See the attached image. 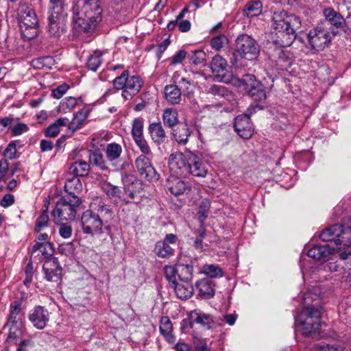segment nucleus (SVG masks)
<instances>
[{
  "instance_id": "45",
  "label": "nucleus",
  "mask_w": 351,
  "mask_h": 351,
  "mask_svg": "<svg viewBox=\"0 0 351 351\" xmlns=\"http://www.w3.org/2000/svg\"><path fill=\"white\" fill-rule=\"evenodd\" d=\"M178 298L184 300L190 298L193 292V287H171Z\"/></svg>"
},
{
  "instance_id": "23",
  "label": "nucleus",
  "mask_w": 351,
  "mask_h": 351,
  "mask_svg": "<svg viewBox=\"0 0 351 351\" xmlns=\"http://www.w3.org/2000/svg\"><path fill=\"white\" fill-rule=\"evenodd\" d=\"M320 295V287H311V289H308L303 295V308L307 306L319 307L322 312V306L319 305Z\"/></svg>"
},
{
  "instance_id": "37",
  "label": "nucleus",
  "mask_w": 351,
  "mask_h": 351,
  "mask_svg": "<svg viewBox=\"0 0 351 351\" xmlns=\"http://www.w3.org/2000/svg\"><path fill=\"white\" fill-rule=\"evenodd\" d=\"M263 4L260 0H252L247 2L243 10L247 17L258 16L262 12Z\"/></svg>"
},
{
  "instance_id": "19",
  "label": "nucleus",
  "mask_w": 351,
  "mask_h": 351,
  "mask_svg": "<svg viewBox=\"0 0 351 351\" xmlns=\"http://www.w3.org/2000/svg\"><path fill=\"white\" fill-rule=\"evenodd\" d=\"M43 271L47 281L58 282L61 278L62 269L58 265V259L52 258L43 264Z\"/></svg>"
},
{
  "instance_id": "62",
  "label": "nucleus",
  "mask_w": 351,
  "mask_h": 351,
  "mask_svg": "<svg viewBox=\"0 0 351 351\" xmlns=\"http://www.w3.org/2000/svg\"><path fill=\"white\" fill-rule=\"evenodd\" d=\"M25 278L24 280V284L26 285L32 283L34 276V267L31 261L28 262L25 267Z\"/></svg>"
},
{
  "instance_id": "63",
  "label": "nucleus",
  "mask_w": 351,
  "mask_h": 351,
  "mask_svg": "<svg viewBox=\"0 0 351 351\" xmlns=\"http://www.w3.org/2000/svg\"><path fill=\"white\" fill-rule=\"evenodd\" d=\"M215 295V291L213 287H200L199 289V295L204 300L213 298Z\"/></svg>"
},
{
  "instance_id": "40",
  "label": "nucleus",
  "mask_w": 351,
  "mask_h": 351,
  "mask_svg": "<svg viewBox=\"0 0 351 351\" xmlns=\"http://www.w3.org/2000/svg\"><path fill=\"white\" fill-rule=\"evenodd\" d=\"M103 53L99 50L93 51L87 59V67L93 71H96L103 62Z\"/></svg>"
},
{
  "instance_id": "36",
  "label": "nucleus",
  "mask_w": 351,
  "mask_h": 351,
  "mask_svg": "<svg viewBox=\"0 0 351 351\" xmlns=\"http://www.w3.org/2000/svg\"><path fill=\"white\" fill-rule=\"evenodd\" d=\"M162 121L164 124L169 127L173 128L178 123V112L176 108H169L163 111Z\"/></svg>"
},
{
  "instance_id": "51",
  "label": "nucleus",
  "mask_w": 351,
  "mask_h": 351,
  "mask_svg": "<svg viewBox=\"0 0 351 351\" xmlns=\"http://www.w3.org/2000/svg\"><path fill=\"white\" fill-rule=\"evenodd\" d=\"M300 264L304 278L308 277L315 269L314 264L305 258H301Z\"/></svg>"
},
{
  "instance_id": "26",
  "label": "nucleus",
  "mask_w": 351,
  "mask_h": 351,
  "mask_svg": "<svg viewBox=\"0 0 351 351\" xmlns=\"http://www.w3.org/2000/svg\"><path fill=\"white\" fill-rule=\"evenodd\" d=\"M122 152V147L119 143H111L108 144L105 149L107 160L115 165L119 161Z\"/></svg>"
},
{
  "instance_id": "20",
  "label": "nucleus",
  "mask_w": 351,
  "mask_h": 351,
  "mask_svg": "<svg viewBox=\"0 0 351 351\" xmlns=\"http://www.w3.org/2000/svg\"><path fill=\"white\" fill-rule=\"evenodd\" d=\"M29 319L38 329H43L49 320V313L43 306L35 307L29 315Z\"/></svg>"
},
{
  "instance_id": "50",
  "label": "nucleus",
  "mask_w": 351,
  "mask_h": 351,
  "mask_svg": "<svg viewBox=\"0 0 351 351\" xmlns=\"http://www.w3.org/2000/svg\"><path fill=\"white\" fill-rule=\"evenodd\" d=\"M101 189L103 191L110 197H119L120 198V196H121V191L120 189L112 185L108 182H104L101 184Z\"/></svg>"
},
{
  "instance_id": "12",
  "label": "nucleus",
  "mask_w": 351,
  "mask_h": 351,
  "mask_svg": "<svg viewBox=\"0 0 351 351\" xmlns=\"http://www.w3.org/2000/svg\"><path fill=\"white\" fill-rule=\"evenodd\" d=\"M293 40H281L280 46H277L273 50L271 58L276 62L278 69L287 70L293 63V54L287 49Z\"/></svg>"
},
{
  "instance_id": "8",
  "label": "nucleus",
  "mask_w": 351,
  "mask_h": 351,
  "mask_svg": "<svg viewBox=\"0 0 351 351\" xmlns=\"http://www.w3.org/2000/svg\"><path fill=\"white\" fill-rule=\"evenodd\" d=\"M18 19L24 37L30 40L37 36L38 21L32 8L25 3H21L18 8Z\"/></svg>"
},
{
  "instance_id": "10",
  "label": "nucleus",
  "mask_w": 351,
  "mask_h": 351,
  "mask_svg": "<svg viewBox=\"0 0 351 351\" xmlns=\"http://www.w3.org/2000/svg\"><path fill=\"white\" fill-rule=\"evenodd\" d=\"M193 152L189 150L184 152L172 153L169 158V168L172 175L183 176L188 174L189 163L193 159Z\"/></svg>"
},
{
  "instance_id": "34",
  "label": "nucleus",
  "mask_w": 351,
  "mask_h": 351,
  "mask_svg": "<svg viewBox=\"0 0 351 351\" xmlns=\"http://www.w3.org/2000/svg\"><path fill=\"white\" fill-rule=\"evenodd\" d=\"M64 189L69 193L67 197L77 195L82 190V184L78 177L73 176L71 178L66 179Z\"/></svg>"
},
{
  "instance_id": "28",
  "label": "nucleus",
  "mask_w": 351,
  "mask_h": 351,
  "mask_svg": "<svg viewBox=\"0 0 351 351\" xmlns=\"http://www.w3.org/2000/svg\"><path fill=\"white\" fill-rule=\"evenodd\" d=\"M192 265L182 261V256L177 264L178 278L180 282H188L192 278Z\"/></svg>"
},
{
  "instance_id": "17",
  "label": "nucleus",
  "mask_w": 351,
  "mask_h": 351,
  "mask_svg": "<svg viewBox=\"0 0 351 351\" xmlns=\"http://www.w3.org/2000/svg\"><path fill=\"white\" fill-rule=\"evenodd\" d=\"M341 250L335 248L332 243L324 245H315L307 252L308 257L317 261H326L330 259L332 255Z\"/></svg>"
},
{
  "instance_id": "55",
  "label": "nucleus",
  "mask_w": 351,
  "mask_h": 351,
  "mask_svg": "<svg viewBox=\"0 0 351 351\" xmlns=\"http://www.w3.org/2000/svg\"><path fill=\"white\" fill-rule=\"evenodd\" d=\"M136 145L138 147L141 152L143 154V155L146 156H153V154L152 150L148 145L147 141L144 138V137H141L138 138L134 139Z\"/></svg>"
},
{
  "instance_id": "57",
  "label": "nucleus",
  "mask_w": 351,
  "mask_h": 351,
  "mask_svg": "<svg viewBox=\"0 0 351 351\" xmlns=\"http://www.w3.org/2000/svg\"><path fill=\"white\" fill-rule=\"evenodd\" d=\"M3 155L9 160H14L18 158L16 141H11L5 150Z\"/></svg>"
},
{
  "instance_id": "58",
  "label": "nucleus",
  "mask_w": 351,
  "mask_h": 351,
  "mask_svg": "<svg viewBox=\"0 0 351 351\" xmlns=\"http://www.w3.org/2000/svg\"><path fill=\"white\" fill-rule=\"evenodd\" d=\"M311 351H341V346L317 343L312 347Z\"/></svg>"
},
{
  "instance_id": "38",
  "label": "nucleus",
  "mask_w": 351,
  "mask_h": 351,
  "mask_svg": "<svg viewBox=\"0 0 351 351\" xmlns=\"http://www.w3.org/2000/svg\"><path fill=\"white\" fill-rule=\"evenodd\" d=\"M89 112L90 110L86 107H84L82 109L79 110L76 114H74L73 119L70 122L69 128L70 129L76 130L80 127L84 121L86 119Z\"/></svg>"
},
{
  "instance_id": "32",
  "label": "nucleus",
  "mask_w": 351,
  "mask_h": 351,
  "mask_svg": "<svg viewBox=\"0 0 351 351\" xmlns=\"http://www.w3.org/2000/svg\"><path fill=\"white\" fill-rule=\"evenodd\" d=\"M191 134V130L187 125H180L174 129L172 132L175 141L181 145H185L188 142Z\"/></svg>"
},
{
  "instance_id": "60",
  "label": "nucleus",
  "mask_w": 351,
  "mask_h": 351,
  "mask_svg": "<svg viewBox=\"0 0 351 351\" xmlns=\"http://www.w3.org/2000/svg\"><path fill=\"white\" fill-rule=\"evenodd\" d=\"M10 315L8 318V322H19L16 320V316L21 311V304L18 301H14L10 305Z\"/></svg>"
},
{
  "instance_id": "29",
  "label": "nucleus",
  "mask_w": 351,
  "mask_h": 351,
  "mask_svg": "<svg viewBox=\"0 0 351 351\" xmlns=\"http://www.w3.org/2000/svg\"><path fill=\"white\" fill-rule=\"evenodd\" d=\"M164 93L167 101L171 104H178L182 101L181 90L176 85H167Z\"/></svg>"
},
{
  "instance_id": "27",
  "label": "nucleus",
  "mask_w": 351,
  "mask_h": 351,
  "mask_svg": "<svg viewBox=\"0 0 351 351\" xmlns=\"http://www.w3.org/2000/svg\"><path fill=\"white\" fill-rule=\"evenodd\" d=\"M178 177L172 175V176L167 179V189L175 195L183 194L186 190V183Z\"/></svg>"
},
{
  "instance_id": "35",
  "label": "nucleus",
  "mask_w": 351,
  "mask_h": 351,
  "mask_svg": "<svg viewBox=\"0 0 351 351\" xmlns=\"http://www.w3.org/2000/svg\"><path fill=\"white\" fill-rule=\"evenodd\" d=\"M38 251L40 253V259L47 258L51 256L54 252L52 243L48 241H37L32 247V252L34 253Z\"/></svg>"
},
{
  "instance_id": "56",
  "label": "nucleus",
  "mask_w": 351,
  "mask_h": 351,
  "mask_svg": "<svg viewBox=\"0 0 351 351\" xmlns=\"http://www.w3.org/2000/svg\"><path fill=\"white\" fill-rule=\"evenodd\" d=\"M228 43L227 37L223 34H220L213 37L210 40V46L213 49L220 50L226 43Z\"/></svg>"
},
{
  "instance_id": "54",
  "label": "nucleus",
  "mask_w": 351,
  "mask_h": 351,
  "mask_svg": "<svg viewBox=\"0 0 351 351\" xmlns=\"http://www.w3.org/2000/svg\"><path fill=\"white\" fill-rule=\"evenodd\" d=\"M14 124V125L13 126L10 127L12 136H20L29 130L28 125L25 123L19 122L18 121Z\"/></svg>"
},
{
  "instance_id": "22",
  "label": "nucleus",
  "mask_w": 351,
  "mask_h": 351,
  "mask_svg": "<svg viewBox=\"0 0 351 351\" xmlns=\"http://www.w3.org/2000/svg\"><path fill=\"white\" fill-rule=\"evenodd\" d=\"M188 174H191L195 177L204 178L208 173L207 165L202 160V159L193 154V159L189 163Z\"/></svg>"
},
{
  "instance_id": "9",
  "label": "nucleus",
  "mask_w": 351,
  "mask_h": 351,
  "mask_svg": "<svg viewBox=\"0 0 351 351\" xmlns=\"http://www.w3.org/2000/svg\"><path fill=\"white\" fill-rule=\"evenodd\" d=\"M332 34L324 23L318 24L308 33L309 45L316 51L328 47L332 40Z\"/></svg>"
},
{
  "instance_id": "25",
  "label": "nucleus",
  "mask_w": 351,
  "mask_h": 351,
  "mask_svg": "<svg viewBox=\"0 0 351 351\" xmlns=\"http://www.w3.org/2000/svg\"><path fill=\"white\" fill-rule=\"evenodd\" d=\"M159 330L160 334L165 340L169 343H173L176 341V337L173 334V324L167 316H162L160 318Z\"/></svg>"
},
{
  "instance_id": "13",
  "label": "nucleus",
  "mask_w": 351,
  "mask_h": 351,
  "mask_svg": "<svg viewBox=\"0 0 351 351\" xmlns=\"http://www.w3.org/2000/svg\"><path fill=\"white\" fill-rule=\"evenodd\" d=\"M239 86H243V90L254 100L262 101L266 99L265 93L261 88V83L256 80L254 75L246 74L240 80Z\"/></svg>"
},
{
  "instance_id": "31",
  "label": "nucleus",
  "mask_w": 351,
  "mask_h": 351,
  "mask_svg": "<svg viewBox=\"0 0 351 351\" xmlns=\"http://www.w3.org/2000/svg\"><path fill=\"white\" fill-rule=\"evenodd\" d=\"M149 132L152 141L156 144L160 145L166 138L165 132L161 123H152L149 125Z\"/></svg>"
},
{
  "instance_id": "42",
  "label": "nucleus",
  "mask_w": 351,
  "mask_h": 351,
  "mask_svg": "<svg viewBox=\"0 0 351 351\" xmlns=\"http://www.w3.org/2000/svg\"><path fill=\"white\" fill-rule=\"evenodd\" d=\"M80 98H75L73 97H68L63 99L59 106V112L62 113H66L71 111L75 106L82 103Z\"/></svg>"
},
{
  "instance_id": "41",
  "label": "nucleus",
  "mask_w": 351,
  "mask_h": 351,
  "mask_svg": "<svg viewBox=\"0 0 351 351\" xmlns=\"http://www.w3.org/2000/svg\"><path fill=\"white\" fill-rule=\"evenodd\" d=\"M12 324L8 335V339L17 343V339L21 338L23 333V326L21 322H8Z\"/></svg>"
},
{
  "instance_id": "6",
  "label": "nucleus",
  "mask_w": 351,
  "mask_h": 351,
  "mask_svg": "<svg viewBox=\"0 0 351 351\" xmlns=\"http://www.w3.org/2000/svg\"><path fill=\"white\" fill-rule=\"evenodd\" d=\"M143 80L138 75H130L129 71L124 70L121 75L113 80V86L117 90H122L125 99H132L141 89Z\"/></svg>"
},
{
  "instance_id": "43",
  "label": "nucleus",
  "mask_w": 351,
  "mask_h": 351,
  "mask_svg": "<svg viewBox=\"0 0 351 351\" xmlns=\"http://www.w3.org/2000/svg\"><path fill=\"white\" fill-rule=\"evenodd\" d=\"M48 28L50 34L56 36H60L61 32L63 31V28L60 26L63 19H51V17H48Z\"/></svg>"
},
{
  "instance_id": "2",
  "label": "nucleus",
  "mask_w": 351,
  "mask_h": 351,
  "mask_svg": "<svg viewBox=\"0 0 351 351\" xmlns=\"http://www.w3.org/2000/svg\"><path fill=\"white\" fill-rule=\"evenodd\" d=\"M90 209L84 211L81 217L83 232L92 234L101 230V217L111 216L112 210L106 205L101 197H96L90 204Z\"/></svg>"
},
{
  "instance_id": "1",
  "label": "nucleus",
  "mask_w": 351,
  "mask_h": 351,
  "mask_svg": "<svg viewBox=\"0 0 351 351\" xmlns=\"http://www.w3.org/2000/svg\"><path fill=\"white\" fill-rule=\"evenodd\" d=\"M99 0H78L73 8L74 27L80 32H91L102 19Z\"/></svg>"
},
{
  "instance_id": "3",
  "label": "nucleus",
  "mask_w": 351,
  "mask_h": 351,
  "mask_svg": "<svg viewBox=\"0 0 351 351\" xmlns=\"http://www.w3.org/2000/svg\"><path fill=\"white\" fill-rule=\"evenodd\" d=\"M323 241L330 242L338 250L351 245V227L335 224L324 229L319 234Z\"/></svg>"
},
{
  "instance_id": "47",
  "label": "nucleus",
  "mask_w": 351,
  "mask_h": 351,
  "mask_svg": "<svg viewBox=\"0 0 351 351\" xmlns=\"http://www.w3.org/2000/svg\"><path fill=\"white\" fill-rule=\"evenodd\" d=\"M49 218L47 214V208L43 210L41 215L36 219L34 230L36 232H40L49 225Z\"/></svg>"
},
{
  "instance_id": "44",
  "label": "nucleus",
  "mask_w": 351,
  "mask_h": 351,
  "mask_svg": "<svg viewBox=\"0 0 351 351\" xmlns=\"http://www.w3.org/2000/svg\"><path fill=\"white\" fill-rule=\"evenodd\" d=\"M143 119L141 117L136 118L132 121V135L134 139L143 136Z\"/></svg>"
},
{
  "instance_id": "39",
  "label": "nucleus",
  "mask_w": 351,
  "mask_h": 351,
  "mask_svg": "<svg viewBox=\"0 0 351 351\" xmlns=\"http://www.w3.org/2000/svg\"><path fill=\"white\" fill-rule=\"evenodd\" d=\"M154 252L160 258H168L173 254L174 250L164 241H160L155 245Z\"/></svg>"
},
{
  "instance_id": "16",
  "label": "nucleus",
  "mask_w": 351,
  "mask_h": 351,
  "mask_svg": "<svg viewBox=\"0 0 351 351\" xmlns=\"http://www.w3.org/2000/svg\"><path fill=\"white\" fill-rule=\"evenodd\" d=\"M142 183L138 180H134L124 184V191L120 199L126 203H138L141 197Z\"/></svg>"
},
{
  "instance_id": "30",
  "label": "nucleus",
  "mask_w": 351,
  "mask_h": 351,
  "mask_svg": "<svg viewBox=\"0 0 351 351\" xmlns=\"http://www.w3.org/2000/svg\"><path fill=\"white\" fill-rule=\"evenodd\" d=\"M323 14L326 21L331 25L336 27H341L345 26V19H343L339 13L334 10L331 8H325L323 11Z\"/></svg>"
},
{
  "instance_id": "64",
  "label": "nucleus",
  "mask_w": 351,
  "mask_h": 351,
  "mask_svg": "<svg viewBox=\"0 0 351 351\" xmlns=\"http://www.w3.org/2000/svg\"><path fill=\"white\" fill-rule=\"evenodd\" d=\"M344 248V251L339 252V257L341 261H346V269H351V250H346V248ZM343 250V249L342 250Z\"/></svg>"
},
{
  "instance_id": "4",
  "label": "nucleus",
  "mask_w": 351,
  "mask_h": 351,
  "mask_svg": "<svg viewBox=\"0 0 351 351\" xmlns=\"http://www.w3.org/2000/svg\"><path fill=\"white\" fill-rule=\"evenodd\" d=\"M273 27L277 30L280 36H287L289 40H293L295 37V30L300 27V21L294 14H288L284 10H278L274 12L272 16Z\"/></svg>"
},
{
  "instance_id": "14",
  "label": "nucleus",
  "mask_w": 351,
  "mask_h": 351,
  "mask_svg": "<svg viewBox=\"0 0 351 351\" xmlns=\"http://www.w3.org/2000/svg\"><path fill=\"white\" fill-rule=\"evenodd\" d=\"M152 158V156H138L135 160V167L141 177L148 181L156 182L159 180L160 175L151 163Z\"/></svg>"
},
{
  "instance_id": "48",
  "label": "nucleus",
  "mask_w": 351,
  "mask_h": 351,
  "mask_svg": "<svg viewBox=\"0 0 351 351\" xmlns=\"http://www.w3.org/2000/svg\"><path fill=\"white\" fill-rule=\"evenodd\" d=\"M164 272L169 283L171 282L172 285H178L177 266L176 267L173 266H166L164 269Z\"/></svg>"
},
{
  "instance_id": "7",
  "label": "nucleus",
  "mask_w": 351,
  "mask_h": 351,
  "mask_svg": "<svg viewBox=\"0 0 351 351\" xmlns=\"http://www.w3.org/2000/svg\"><path fill=\"white\" fill-rule=\"evenodd\" d=\"M322 313L321 308L319 307L307 306L302 309L298 317H295V322L301 326L302 334L304 336L310 337L313 333L319 332Z\"/></svg>"
},
{
  "instance_id": "59",
  "label": "nucleus",
  "mask_w": 351,
  "mask_h": 351,
  "mask_svg": "<svg viewBox=\"0 0 351 351\" xmlns=\"http://www.w3.org/2000/svg\"><path fill=\"white\" fill-rule=\"evenodd\" d=\"M75 250V246L72 242L62 243L58 246V248L59 253L66 256L73 255Z\"/></svg>"
},
{
  "instance_id": "61",
  "label": "nucleus",
  "mask_w": 351,
  "mask_h": 351,
  "mask_svg": "<svg viewBox=\"0 0 351 351\" xmlns=\"http://www.w3.org/2000/svg\"><path fill=\"white\" fill-rule=\"evenodd\" d=\"M69 86L63 83L52 90L51 95L56 99L61 98L68 90Z\"/></svg>"
},
{
  "instance_id": "15",
  "label": "nucleus",
  "mask_w": 351,
  "mask_h": 351,
  "mask_svg": "<svg viewBox=\"0 0 351 351\" xmlns=\"http://www.w3.org/2000/svg\"><path fill=\"white\" fill-rule=\"evenodd\" d=\"M210 68L218 80L224 83H229L232 80V75L228 71L227 61L221 56L216 55L213 58Z\"/></svg>"
},
{
  "instance_id": "5",
  "label": "nucleus",
  "mask_w": 351,
  "mask_h": 351,
  "mask_svg": "<svg viewBox=\"0 0 351 351\" xmlns=\"http://www.w3.org/2000/svg\"><path fill=\"white\" fill-rule=\"evenodd\" d=\"M81 204L82 200L77 195L62 197L57 202L56 208L51 213L55 223L73 220Z\"/></svg>"
},
{
  "instance_id": "21",
  "label": "nucleus",
  "mask_w": 351,
  "mask_h": 351,
  "mask_svg": "<svg viewBox=\"0 0 351 351\" xmlns=\"http://www.w3.org/2000/svg\"><path fill=\"white\" fill-rule=\"evenodd\" d=\"M195 323L209 329L212 328L215 320L210 315L206 314L198 310H194L189 313V327L192 328Z\"/></svg>"
},
{
  "instance_id": "11",
  "label": "nucleus",
  "mask_w": 351,
  "mask_h": 351,
  "mask_svg": "<svg viewBox=\"0 0 351 351\" xmlns=\"http://www.w3.org/2000/svg\"><path fill=\"white\" fill-rule=\"evenodd\" d=\"M236 51L241 58L252 60L259 53V48L254 39L247 34H242L236 40Z\"/></svg>"
},
{
  "instance_id": "52",
  "label": "nucleus",
  "mask_w": 351,
  "mask_h": 351,
  "mask_svg": "<svg viewBox=\"0 0 351 351\" xmlns=\"http://www.w3.org/2000/svg\"><path fill=\"white\" fill-rule=\"evenodd\" d=\"M203 273L210 278L222 276L223 272L220 267L214 265H206L203 267Z\"/></svg>"
},
{
  "instance_id": "18",
  "label": "nucleus",
  "mask_w": 351,
  "mask_h": 351,
  "mask_svg": "<svg viewBox=\"0 0 351 351\" xmlns=\"http://www.w3.org/2000/svg\"><path fill=\"white\" fill-rule=\"evenodd\" d=\"M234 129L237 133L243 138L249 139L252 137L254 128L250 121L249 114H241L235 118Z\"/></svg>"
},
{
  "instance_id": "53",
  "label": "nucleus",
  "mask_w": 351,
  "mask_h": 351,
  "mask_svg": "<svg viewBox=\"0 0 351 351\" xmlns=\"http://www.w3.org/2000/svg\"><path fill=\"white\" fill-rule=\"evenodd\" d=\"M210 206V202L208 199H204L202 201L197 212V215L201 222H203L208 217Z\"/></svg>"
},
{
  "instance_id": "24",
  "label": "nucleus",
  "mask_w": 351,
  "mask_h": 351,
  "mask_svg": "<svg viewBox=\"0 0 351 351\" xmlns=\"http://www.w3.org/2000/svg\"><path fill=\"white\" fill-rule=\"evenodd\" d=\"M67 6L65 0H49L48 14L51 19H64L66 15Z\"/></svg>"
},
{
  "instance_id": "46",
  "label": "nucleus",
  "mask_w": 351,
  "mask_h": 351,
  "mask_svg": "<svg viewBox=\"0 0 351 351\" xmlns=\"http://www.w3.org/2000/svg\"><path fill=\"white\" fill-rule=\"evenodd\" d=\"M89 162L95 165L101 170H107L108 167L106 165L105 160L102 154L97 152H91L89 155Z\"/></svg>"
},
{
  "instance_id": "33",
  "label": "nucleus",
  "mask_w": 351,
  "mask_h": 351,
  "mask_svg": "<svg viewBox=\"0 0 351 351\" xmlns=\"http://www.w3.org/2000/svg\"><path fill=\"white\" fill-rule=\"evenodd\" d=\"M90 171V165L83 160H77L69 167V173L75 176H85Z\"/></svg>"
},
{
  "instance_id": "49",
  "label": "nucleus",
  "mask_w": 351,
  "mask_h": 351,
  "mask_svg": "<svg viewBox=\"0 0 351 351\" xmlns=\"http://www.w3.org/2000/svg\"><path fill=\"white\" fill-rule=\"evenodd\" d=\"M206 53L203 50H195L192 51L190 61L195 65L204 66L206 64Z\"/></svg>"
}]
</instances>
